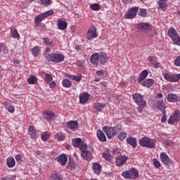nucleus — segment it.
<instances>
[{"label":"nucleus","instance_id":"nucleus-1","mask_svg":"<svg viewBox=\"0 0 180 180\" xmlns=\"http://www.w3.org/2000/svg\"><path fill=\"white\" fill-rule=\"evenodd\" d=\"M103 158H128L127 156L122 155L119 148H114L112 154H110L109 149H108L106 152L103 153Z\"/></svg>","mask_w":180,"mask_h":180},{"label":"nucleus","instance_id":"nucleus-2","mask_svg":"<svg viewBox=\"0 0 180 180\" xmlns=\"http://www.w3.org/2000/svg\"><path fill=\"white\" fill-rule=\"evenodd\" d=\"M80 150L82 158H92V154H94L92 147L88 146L86 143H82Z\"/></svg>","mask_w":180,"mask_h":180},{"label":"nucleus","instance_id":"nucleus-3","mask_svg":"<svg viewBox=\"0 0 180 180\" xmlns=\"http://www.w3.org/2000/svg\"><path fill=\"white\" fill-rule=\"evenodd\" d=\"M103 131L106 134L108 140H112L115 136L119 131H120V128L119 127H103Z\"/></svg>","mask_w":180,"mask_h":180},{"label":"nucleus","instance_id":"nucleus-4","mask_svg":"<svg viewBox=\"0 0 180 180\" xmlns=\"http://www.w3.org/2000/svg\"><path fill=\"white\" fill-rule=\"evenodd\" d=\"M121 175L125 179H137L139 178V171H137V169L132 167L129 170L123 172Z\"/></svg>","mask_w":180,"mask_h":180},{"label":"nucleus","instance_id":"nucleus-5","mask_svg":"<svg viewBox=\"0 0 180 180\" xmlns=\"http://www.w3.org/2000/svg\"><path fill=\"white\" fill-rule=\"evenodd\" d=\"M132 97L139 108H146V106H147V102L144 101L143 95L135 93L132 95Z\"/></svg>","mask_w":180,"mask_h":180},{"label":"nucleus","instance_id":"nucleus-6","mask_svg":"<svg viewBox=\"0 0 180 180\" xmlns=\"http://www.w3.org/2000/svg\"><path fill=\"white\" fill-rule=\"evenodd\" d=\"M139 144L142 147H148L149 148H154L155 143L153 139L148 137H144L140 139Z\"/></svg>","mask_w":180,"mask_h":180},{"label":"nucleus","instance_id":"nucleus-7","mask_svg":"<svg viewBox=\"0 0 180 180\" xmlns=\"http://www.w3.org/2000/svg\"><path fill=\"white\" fill-rule=\"evenodd\" d=\"M167 34L169 36V37L172 39L174 44H176L179 40V34H178V32L174 28H170L167 31Z\"/></svg>","mask_w":180,"mask_h":180},{"label":"nucleus","instance_id":"nucleus-8","mask_svg":"<svg viewBox=\"0 0 180 180\" xmlns=\"http://www.w3.org/2000/svg\"><path fill=\"white\" fill-rule=\"evenodd\" d=\"M163 78L169 82H178V81L180 80V74L171 75L168 73H165L163 75Z\"/></svg>","mask_w":180,"mask_h":180},{"label":"nucleus","instance_id":"nucleus-9","mask_svg":"<svg viewBox=\"0 0 180 180\" xmlns=\"http://www.w3.org/2000/svg\"><path fill=\"white\" fill-rule=\"evenodd\" d=\"M137 12H139V7L135 6L133 8H129L128 13L125 14L124 18L125 19H134L136 15H137Z\"/></svg>","mask_w":180,"mask_h":180},{"label":"nucleus","instance_id":"nucleus-10","mask_svg":"<svg viewBox=\"0 0 180 180\" xmlns=\"http://www.w3.org/2000/svg\"><path fill=\"white\" fill-rule=\"evenodd\" d=\"M180 120V112L179 110H176L174 112L173 116H170L167 123L169 124H174V123H177Z\"/></svg>","mask_w":180,"mask_h":180},{"label":"nucleus","instance_id":"nucleus-11","mask_svg":"<svg viewBox=\"0 0 180 180\" xmlns=\"http://www.w3.org/2000/svg\"><path fill=\"white\" fill-rule=\"evenodd\" d=\"M98 37V34H96V28L95 27H91L87 32V39L92 40Z\"/></svg>","mask_w":180,"mask_h":180},{"label":"nucleus","instance_id":"nucleus-12","mask_svg":"<svg viewBox=\"0 0 180 180\" xmlns=\"http://www.w3.org/2000/svg\"><path fill=\"white\" fill-rule=\"evenodd\" d=\"M66 126L68 129H70V130H72V131H77L78 130V121H68L66 123Z\"/></svg>","mask_w":180,"mask_h":180},{"label":"nucleus","instance_id":"nucleus-13","mask_svg":"<svg viewBox=\"0 0 180 180\" xmlns=\"http://www.w3.org/2000/svg\"><path fill=\"white\" fill-rule=\"evenodd\" d=\"M89 98H91V96L89 94L84 92L79 95V102L82 105H85L86 103L89 101Z\"/></svg>","mask_w":180,"mask_h":180},{"label":"nucleus","instance_id":"nucleus-14","mask_svg":"<svg viewBox=\"0 0 180 180\" xmlns=\"http://www.w3.org/2000/svg\"><path fill=\"white\" fill-rule=\"evenodd\" d=\"M98 61L99 64H101V65L106 64V63H108V54L103 52L98 53Z\"/></svg>","mask_w":180,"mask_h":180},{"label":"nucleus","instance_id":"nucleus-15","mask_svg":"<svg viewBox=\"0 0 180 180\" xmlns=\"http://www.w3.org/2000/svg\"><path fill=\"white\" fill-rule=\"evenodd\" d=\"M137 29L146 32V30H151V25L148 23L142 22L137 25Z\"/></svg>","mask_w":180,"mask_h":180},{"label":"nucleus","instance_id":"nucleus-16","mask_svg":"<svg viewBox=\"0 0 180 180\" xmlns=\"http://www.w3.org/2000/svg\"><path fill=\"white\" fill-rule=\"evenodd\" d=\"M90 63L94 65H98L99 64V53H94L90 57Z\"/></svg>","mask_w":180,"mask_h":180},{"label":"nucleus","instance_id":"nucleus-17","mask_svg":"<svg viewBox=\"0 0 180 180\" xmlns=\"http://www.w3.org/2000/svg\"><path fill=\"white\" fill-rule=\"evenodd\" d=\"M92 168L94 173L96 174V175H99L101 172H102V165L98 162H94L92 164Z\"/></svg>","mask_w":180,"mask_h":180},{"label":"nucleus","instance_id":"nucleus-18","mask_svg":"<svg viewBox=\"0 0 180 180\" xmlns=\"http://www.w3.org/2000/svg\"><path fill=\"white\" fill-rule=\"evenodd\" d=\"M148 60L150 62V64H152L154 68H160V63H158V60L155 56H150L148 58Z\"/></svg>","mask_w":180,"mask_h":180},{"label":"nucleus","instance_id":"nucleus-19","mask_svg":"<svg viewBox=\"0 0 180 180\" xmlns=\"http://www.w3.org/2000/svg\"><path fill=\"white\" fill-rule=\"evenodd\" d=\"M57 26L60 30H65L66 27L68 26V24L65 20H58Z\"/></svg>","mask_w":180,"mask_h":180},{"label":"nucleus","instance_id":"nucleus-20","mask_svg":"<svg viewBox=\"0 0 180 180\" xmlns=\"http://www.w3.org/2000/svg\"><path fill=\"white\" fill-rule=\"evenodd\" d=\"M148 75V70H143L140 74L139 77H138V82L139 83L143 82V81H144L147 78Z\"/></svg>","mask_w":180,"mask_h":180},{"label":"nucleus","instance_id":"nucleus-21","mask_svg":"<svg viewBox=\"0 0 180 180\" xmlns=\"http://www.w3.org/2000/svg\"><path fill=\"white\" fill-rule=\"evenodd\" d=\"M156 107L158 110H160V112H162V113L164 112H167L165 110V104L164 103V101L162 100H159L158 101H157Z\"/></svg>","mask_w":180,"mask_h":180},{"label":"nucleus","instance_id":"nucleus-22","mask_svg":"<svg viewBox=\"0 0 180 180\" xmlns=\"http://www.w3.org/2000/svg\"><path fill=\"white\" fill-rule=\"evenodd\" d=\"M167 102H171L172 103L178 102V96L176 94H169L167 97Z\"/></svg>","mask_w":180,"mask_h":180},{"label":"nucleus","instance_id":"nucleus-23","mask_svg":"<svg viewBox=\"0 0 180 180\" xmlns=\"http://www.w3.org/2000/svg\"><path fill=\"white\" fill-rule=\"evenodd\" d=\"M97 138L102 143H105V141H106V135H105V133H103L102 130L97 131Z\"/></svg>","mask_w":180,"mask_h":180},{"label":"nucleus","instance_id":"nucleus-24","mask_svg":"<svg viewBox=\"0 0 180 180\" xmlns=\"http://www.w3.org/2000/svg\"><path fill=\"white\" fill-rule=\"evenodd\" d=\"M127 144H129V146H131L133 148H136V147H137V140L133 137L127 138Z\"/></svg>","mask_w":180,"mask_h":180},{"label":"nucleus","instance_id":"nucleus-25","mask_svg":"<svg viewBox=\"0 0 180 180\" xmlns=\"http://www.w3.org/2000/svg\"><path fill=\"white\" fill-rule=\"evenodd\" d=\"M82 144H85V143L82 141L81 138H76L72 141V146H74V147H79V148H81Z\"/></svg>","mask_w":180,"mask_h":180},{"label":"nucleus","instance_id":"nucleus-26","mask_svg":"<svg viewBox=\"0 0 180 180\" xmlns=\"http://www.w3.org/2000/svg\"><path fill=\"white\" fill-rule=\"evenodd\" d=\"M10 32L13 39H19L20 37V35H19V33L18 32V30H16V27H11Z\"/></svg>","mask_w":180,"mask_h":180},{"label":"nucleus","instance_id":"nucleus-27","mask_svg":"<svg viewBox=\"0 0 180 180\" xmlns=\"http://www.w3.org/2000/svg\"><path fill=\"white\" fill-rule=\"evenodd\" d=\"M28 133L31 136V139L32 140H35L36 139V129H34V127L30 126L28 128Z\"/></svg>","mask_w":180,"mask_h":180},{"label":"nucleus","instance_id":"nucleus-28","mask_svg":"<svg viewBox=\"0 0 180 180\" xmlns=\"http://www.w3.org/2000/svg\"><path fill=\"white\" fill-rule=\"evenodd\" d=\"M154 85V79H147L143 82H142V86H146V88H150Z\"/></svg>","mask_w":180,"mask_h":180},{"label":"nucleus","instance_id":"nucleus-29","mask_svg":"<svg viewBox=\"0 0 180 180\" xmlns=\"http://www.w3.org/2000/svg\"><path fill=\"white\" fill-rule=\"evenodd\" d=\"M4 105L6 109V110H8V112H9L10 113H13L15 112V106L11 105L7 101H5L4 103Z\"/></svg>","mask_w":180,"mask_h":180},{"label":"nucleus","instance_id":"nucleus-30","mask_svg":"<svg viewBox=\"0 0 180 180\" xmlns=\"http://www.w3.org/2000/svg\"><path fill=\"white\" fill-rule=\"evenodd\" d=\"M6 164L8 168H13L16 165V161L14 158H7Z\"/></svg>","mask_w":180,"mask_h":180},{"label":"nucleus","instance_id":"nucleus-31","mask_svg":"<svg viewBox=\"0 0 180 180\" xmlns=\"http://www.w3.org/2000/svg\"><path fill=\"white\" fill-rule=\"evenodd\" d=\"M65 58L64 55L55 53L54 63H62V61H64Z\"/></svg>","mask_w":180,"mask_h":180},{"label":"nucleus","instance_id":"nucleus-32","mask_svg":"<svg viewBox=\"0 0 180 180\" xmlns=\"http://www.w3.org/2000/svg\"><path fill=\"white\" fill-rule=\"evenodd\" d=\"M126 161H127V158H116L115 159V164L117 167H122V165H124Z\"/></svg>","mask_w":180,"mask_h":180},{"label":"nucleus","instance_id":"nucleus-33","mask_svg":"<svg viewBox=\"0 0 180 180\" xmlns=\"http://www.w3.org/2000/svg\"><path fill=\"white\" fill-rule=\"evenodd\" d=\"M94 108L96 112H101L105 108V103H97L94 104Z\"/></svg>","mask_w":180,"mask_h":180},{"label":"nucleus","instance_id":"nucleus-34","mask_svg":"<svg viewBox=\"0 0 180 180\" xmlns=\"http://www.w3.org/2000/svg\"><path fill=\"white\" fill-rule=\"evenodd\" d=\"M27 82L30 85H34V84H37V77H34V75H31L27 79Z\"/></svg>","mask_w":180,"mask_h":180},{"label":"nucleus","instance_id":"nucleus-35","mask_svg":"<svg viewBox=\"0 0 180 180\" xmlns=\"http://www.w3.org/2000/svg\"><path fill=\"white\" fill-rule=\"evenodd\" d=\"M43 19H45L43 14H41V15H39L38 16H36L35 18H34L36 26H39L40 25V22L43 20Z\"/></svg>","mask_w":180,"mask_h":180},{"label":"nucleus","instance_id":"nucleus-36","mask_svg":"<svg viewBox=\"0 0 180 180\" xmlns=\"http://www.w3.org/2000/svg\"><path fill=\"white\" fill-rule=\"evenodd\" d=\"M159 8L163 11H165V9H167V0H160Z\"/></svg>","mask_w":180,"mask_h":180},{"label":"nucleus","instance_id":"nucleus-37","mask_svg":"<svg viewBox=\"0 0 180 180\" xmlns=\"http://www.w3.org/2000/svg\"><path fill=\"white\" fill-rule=\"evenodd\" d=\"M45 58L48 61H51V63H54L55 61V53L51 54H45Z\"/></svg>","mask_w":180,"mask_h":180},{"label":"nucleus","instance_id":"nucleus-38","mask_svg":"<svg viewBox=\"0 0 180 180\" xmlns=\"http://www.w3.org/2000/svg\"><path fill=\"white\" fill-rule=\"evenodd\" d=\"M44 42L45 43L46 46H51V47H53V46H54L53 40L50 39V38L49 37H44Z\"/></svg>","mask_w":180,"mask_h":180},{"label":"nucleus","instance_id":"nucleus-39","mask_svg":"<svg viewBox=\"0 0 180 180\" xmlns=\"http://www.w3.org/2000/svg\"><path fill=\"white\" fill-rule=\"evenodd\" d=\"M62 85H63V86H64V88H71L72 83L68 79H65L62 82Z\"/></svg>","mask_w":180,"mask_h":180},{"label":"nucleus","instance_id":"nucleus-40","mask_svg":"<svg viewBox=\"0 0 180 180\" xmlns=\"http://www.w3.org/2000/svg\"><path fill=\"white\" fill-rule=\"evenodd\" d=\"M39 53H40V49L39 48V46H34L32 49V56H34V57H37Z\"/></svg>","mask_w":180,"mask_h":180},{"label":"nucleus","instance_id":"nucleus-41","mask_svg":"<svg viewBox=\"0 0 180 180\" xmlns=\"http://www.w3.org/2000/svg\"><path fill=\"white\" fill-rule=\"evenodd\" d=\"M67 167L68 168H70V169H75V162H74V160H72V159L69 158V162Z\"/></svg>","mask_w":180,"mask_h":180},{"label":"nucleus","instance_id":"nucleus-42","mask_svg":"<svg viewBox=\"0 0 180 180\" xmlns=\"http://www.w3.org/2000/svg\"><path fill=\"white\" fill-rule=\"evenodd\" d=\"M55 161H58V162H60V165L64 166L67 164L68 158H55Z\"/></svg>","mask_w":180,"mask_h":180},{"label":"nucleus","instance_id":"nucleus-43","mask_svg":"<svg viewBox=\"0 0 180 180\" xmlns=\"http://www.w3.org/2000/svg\"><path fill=\"white\" fill-rule=\"evenodd\" d=\"M162 162L165 165H172V160L170 158H162Z\"/></svg>","mask_w":180,"mask_h":180},{"label":"nucleus","instance_id":"nucleus-44","mask_svg":"<svg viewBox=\"0 0 180 180\" xmlns=\"http://www.w3.org/2000/svg\"><path fill=\"white\" fill-rule=\"evenodd\" d=\"M115 103L117 105H122L123 103V100L122 99V96H116Z\"/></svg>","mask_w":180,"mask_h":180},{"label":"nucleus","instance_id":"nucleus-45","mask_svg":"<svg viewBox=\"0 0 180 180\" xmlns=\"http://www.w3.org/2000/svg\"><path fill=\"white\" fill-rule=\"evenodd\" d=\"M90 8L92 11H99V9H101V5L98 4H93L90 6Z\"/></svg>","mask_w":180,"mask_h":180},{"label":"nucleus","instance_id":"nucleus-46","mask_svg":"<svg viewBox=\"0 0 180 180\" xmlns=\"http://www.w3.org/2000/svg\"><path fill=\"white\" fill-rule=\"evenodd\" d=\"M51 81H53V77L51 75L46 73L45 75V82L49 84V82H51Z\"/></svg>","mask_w":180,"mask_h":180},{"label":"nucleus","instance_id":"nucleus-47","mask_svg":"<svg viewBox=\"0 0 180 180\" xmlns=\"http://www.w3.org/2000/svg\"><path fill=\"white\" fill-rule=\"evenodd\" d=\"M72 79L76 82H79L82 79V75H75L72 77Z\"/></svg>","mask_w":180,"mask_h":180},{"label":"nucleus","instance_id":"nucleus-48","mask_svg":"<svg viewBox=\"0 0 180 180\" xmlns=\"http://www.w3.org/2000/svg\"><path fill=\"white\" fill-rule=\"evenodd\" d=\"M118 137L121 141H123L127 137V134L126 132H121L119 134Z\"/></svg>","mask_w":180,"mask_h":180},{"label":"nucleus","instance_id":"nucleus-49","mask_svg":"<svg viewBox=\"0 0 180 180\" xmlns=\"http://www.w3.org/2000/svg\"><path fill=\"white\" fill-rule=\"evenodd\" d=\"M51 179L52 180H63V176L56 174H53V175L52 174L51 176Z\"/></svg>","mask_w":180,"mask_h":180},{"label":"nucleus","instance_id":"nucleus-50","mask_svg":"<svg viewBox=\"0 0 180 180\" xmlns=\"http://www.w3.org/2000/svg\"><path fill=\"white\" fill-rule=\"evenodd\" d=\"M44 115H45V116H47L48 117H49V119H53V117H54V112H51V111H46L44 113Z\"/></svg>","mask_w":180,"mask_h":180},{"label":"nucleus","instance_id":"nucleus-51","mask_svg":"<svg viewBox=\"0 0 180 180\" xmlns=\"http://www.w3.org/2000/svg\"><path fill=\"white\" fill-rule=\"evenodd\" d=\"M53 13H54V11H53V10H49L45 13H42V15H44V18H47L49 16H50L51 15H53Z\"/></svg>","mask_w":180,"mask_h":180},{"label":"nucleus","instance_id":"nucleus-52","mask_svg":"<svg viewBox=\"0 0 180 180\" xmlns=\"http://www.w3.org/2000/svg\"><path fill=\"white\" fill-rule=\"evenodd\" d=\"M56 139L58 140V141H63V140L65 139V136H64V134L59 133L56 134Z\"/></svg>","mask_w":180,"mask_h":180},{"label":"nucleus","instance_id":"nucleus-53","mask_svg":"<svg viewBox=\"0 0 180 180\" xmlns=\"http://www.w3.org/2000/svg\"><path fill=\"white\" fill-rule=\"evenodd\" d=\"M49 135L47 134V132H45L41 136L42 141H47V140H49Z\"/></svg>","mask_w":180,"mask_h":180},{"label":"nucleus","instance_id":"nucleus-54","mask_svg":"<svg viewBox=\"0 0 180 180\" xmlns=\"http://www.w3.org/2000/svg\"><path fill=\"white\" fill-rule=\"evenodd\" d=\"M153 165L154 167H155V168H160V167H161V163L160 162V161H158L157 159L155 158L153 159Z\"/></svg>","mask_w":180,"mask_h":180},{"label":"nucleus","instance_id":"nucleus-55","mask_svg":"<svg viewBox=\"0 0 180 180\" xmlns=\"http://www.w3.org/2000/svg\"><path fill=\"white\" fill-rule=\"evenodd\" d=\"M140 16H142L143 18H146L147 16V10L146 9H141L139 12Z\"/></svg>","mask_w":180,"mask_h":180},{"label":"nucleus","instance_id":"nucleus-56","mask_svg":"<svg viewBox=\"0 0 180 180\" xmlns=\"http://www.w3.org/2000/svg\"><path fill=\"white\" fill-rule=\"evenodd\" d=\"M162 113V117L161 118V122L162 123H165V122H167V111H163Z\"/></svg>","mask_w":180,"mask_h":180},{"label":"nucleus","instance_id":"nucleus-57","mask_svg":"<svg viewBox=\"0 0 180 180\" xmlns=\"http://www.w3.org/2000/svg\"><path fill=\"white\" fill-rule=\"evenodd\" d=\"M96 75H99V77H103L106 74V72L105 70H98L96 72Z\"/></svg>","mask_w":180,"mask_h":180},{"label":"nucleus","instance_id":"nucleus-58","mask_svg":"<svg viewBox=\"0 0 180 180\" xmlns=\"http://www.w3.org/2000/svg\"><path fill=\"white\" fill-rule=\"evenodd\" d=\"M2 50H6V53H8V48L4 44V43L0 44V53Z\"/></svg>","mask_w":180,"mask_h":180},{"label":"nucleus","instance_id":"nucleus-59","mask_svg":"<svg viewBox=\"0 0 180 180\" xmlns=\"http://www.w3.org/2000/svg\"><path fill=\"white\" fill-rule=\"evenodd\" d=\"M41 5H50L51 0H41Z\"/></svg>","mask_w":180,"mask_h":180},{"label":"nucleus","instance_id":"nucleus-60","mask_svg":"<svg viewBox=\"0 0 180 180\" xmlns=\"http://www.w3.org/2000/svg\"><path fill=\"white\" fill-rule=\"evenodd\" d=\"M174 64L176 65V67H180V56L176 57L174 61Z\"/></svg>","mask_w":180,"mask_h":180},{"label":"nucleus","instance_id":"nucleus-61","mask_svg":"<svg viewBox=\"0 0 180 180\" xmlns=\"http://www.w3.org/2000/svg\"><path fill=\"white\" fill-rule=\"evenodd\" d=\"M160 158H169V157L165 153V152H162L160 153Z\"/></svg>","mask_w":180,"mask_h":180},{"label":"nucleus","instance_id":"nucleus-62","mask_svg":"<svg viewBox=\"0 0 180 180\" xmlns=\"http://www.w3.org/2000/svg\"><path fill=\"white\" fill-rule=\"evenodd\" d=\"M165 146H167V147H169L170 146H172V144H174V143L171 141H167L166 142H165Z\"/></svg>","mask_w":180,"mask_h":180},{"label":"nucleus","instance_id":"nucleus-63","mask_svg":"<svg viewBox=\"0 0 180 180\" xmlns=\"http://www.w3.org/2000/svg\"><path fill=\"white\" fill-rule=\"evenodd\" d=\"M56 158H68L67 155L63 153L56 157Z\"/></svg>","mask_w":180,"mask_h":180},{"label":"nucleus","instance_id":"nucleus-64","mask_svg":"<svg viewBox=\"0 0 180 180\" xmlns=\"http://www.w3.org/2000/svg\"><path fill=\"white\" fill-rule=\"evenodd\" d=\"M50 88H56V82H52L49 84Z\"/></svg>","mask_w":180,"mask_h":180}]
</instances>
